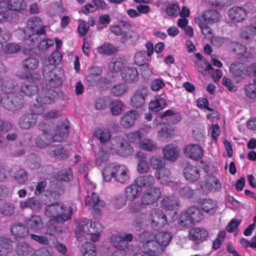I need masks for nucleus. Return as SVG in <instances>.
<instances>
[{
  "mask_svg": "<svg viewBox=\"0 0 256 256\" xmlns=\"http://www.w3.org/2000/svg\"><path fill=\"white\" fill-rule=\"evenodd\" d=\"M180 150L174 144H168L162 149V154L164 158L170 161H176L180 156Z\"/></svg>",
  "mask_w": 256,
  "mask_h": 256,
  "instance_id": "27",
  "label": "nucleus"
},
{
  "mask_svg": "<svg viewBox=\"0 0 256 256\" xmlns=\"http://www.w3.org/2000/svg\"><path fill=\"white\" fill-rule=\"evenodd\" d=\"M94 188L93 184H88L86 188L88 196L86 198L85 204L92 207L96 213H99L105 208L106 204L103 200H100L98 195L92 191Z\"/></svg>",
  "mask_w": 256,
  "mask_h": 256,
  "instance_id": "12",
  "label": "nucleus"
},
{
  "mask_svg": "<svg viewBox=\"0 0 256 256\" xmlns=\"http://www.w3.org/2000/svg\"><path fill=\"white\" fill-rule=\"evenodd\" d=\"M202 208L206 212L212 214L216 208V202L212 200H206L202 204Z\"/></svg>",
  "mask_w": 256,
  "mask_h": 256,
  "instance_id": "57",
  "label": "nucleus"
},
{
  "mask_svg": "<svg viewBox=\"0 0 256 256\" xmlns=\"http://www.w3.org/2000/svg\"><path fill=\"white\" fill-rule=\"evenodd\" d=\"M110 110L113 116H118L122 112L124 104L120 100H116L110 102Z\"/></svg>",
  "mask_w": 256,
  "mask_h": 256,
  "instance_id": "56",
  "label": "nucleus"
},
{
  "mask_svg": "<svg viewBox=\"0 0 256 256\" xmlns=\"http://www.w3.org/2000/svg\"><path fill=\"white\" fill-rule=\"evenodd\" d=\"M39 128L44 133L43 137L48 139V141L52 138L54 141L60 142L66 138L68 134V128L66 126H61L56 130L54 136V130L51 129L49 125L40 124L39 125Z\"/></svg>",
  "mask_w": 256,
  "mask_h": 256,
  "instance_id": "14",
  "label": "nucleus"
},
{
  "mask_svg": "<svg viewBox=\"0 0 256 256\" xmlns=\"http://www.w3.org/2000/svg\"><path fill=\"white\" fill-rule=\"evenodd\" d=\"M139 114L135 110L126 112L121 117L120 124L122 128H130L134 126L135 121L138 118Z\"/></svg>",
  "mask_w": 256,
  "mask_h": 256,
  "instance_id": "25",
  "label": "nucleus"
},
{
  "mask_svg": "<svg viewBox=\"0 0 256 256\" xmlns=\"http://www.w3.org/2000/svg\"><path fill=\"white\" fill-rule=\"evenodd\" d=\"M39 64L38 60L34 56L25 58L23 61V67L28 70L36 69Z\"/></svg>",
  "mask_w": 256,
  "mask_h": 256,
  "instance_id": "52",
  "label": "nucleus"
},
{
  "mask_svg": "<svg viewBox=\"0 0 256 256\" xmlns=\"http://www.w3.org/2000/svg\"><path fill=\"white\" fill-rule=\"evenodd\" d=\"M102 174L106 182H109L114 178L116 181L124 184L130 179L128 168L122 164L112 163L106 165L102 170Z\"/></svg>",
  "mask_w": 256,
  "mask_h": 256,
  "instance_id": "6",
  "label": "nucleus"
},
{
  "mask_svg": "<svg viewBox=\"0 0 256 256\" xmlns=\"http://www.w3.org/2000/svg\"><path fill=\"white\" fill-rule=\"evenodd\" d=\"M184 154L189 158L198 160L204 156L202 148L198 144H190L186 146Z\"/></svg>",
  "mask_w": 256,
  "mask_h": 256,
  "instance_id": "23",
  "label": "nucleus"
},
{
  "mask_svg": "<svg viewBox=\"0 0 256 256\" xmlns=\"http://www.w3.org/2000/svg\"><path fill=\"white\" fill-rule=\"evenodd\" d=\"M14 180L20 184H24L28 179L27 174L24 169H20L14 176Z\"/></svg>",
  "mask_w": 256,
  "mask_h": 256,
  "instance_id": "64",
  "label": "nucleus"
},
{
  "mask_svg": "<svg viewBox=\"0 0 256 256\" xmlns=\"http://www.w3.org/2000/svg\"><path fill=\"white\" fill-rule=\"evenodd\" d=\"M168 118V120L172 123H176L180 120V116L179 114L174 113L170 110H167L164 112L162 115V118Z\"/></svg>",
  "mask_w": 256,
  "mask_h": 256,
  "instance_id": "61",
  "label": "nucleus"
},
{
  "mask_svg": "<svg viewBox=\"0 0 256 256\" xmlns=\"http://www.w3.org/2000/svg\"><path fill=\"white\" fill-rule=\"evenodd\" d=\"M96 50L99 54L106 56L112 55L116 54L118 51V49L116 47L108 42L103 44L102 45L98 46L96 48Z\"/></svg>",
  "mask_w": 256,
  "mask_h": 256,
  "instance_id": "42",
  "label": "nucleus"
},
{
  "mask_svg": "<svg viewBox=\"0 0 256 256\" xmlns=\"http://www.w3.org/2000/svg\"><path fill=\"white\" fill-rule=\"evenodd\" d=\"M20 92L28 96L37 93L36 100L41 104H51L55 102L56 98V93L54 91L48 90L44 87L38 88L36 80L24 82L21 86Z\"/></svg>",
  "mask_w": 256,
  "mask_h": 256,
  "instance_id": "5",
  "label": "nucleus"
},
{
  "mask_svg": "<svg viewBox=\"0 0 256 256\" xmlns=\"http://www.w3.org/2000/svg\"><path fill=\"white\" fill-rule=\"evenodd\" d=\"M150 163L154 168L158 170L164 166L165 161L160 156H152L150 158Z\"/></svg>",
  "mask_w": 256,
  "mask_h": 256,
  "instance_id": "55",
  "label": "nucleus"
},
{
  "mask_svg": "<svg viewBox=\"0 0 256 256\" xmlns=\"http://www.w3.org/2000/svg\"><path fill=\"white\" fill-rule=\"evenodd\" d=\"M0 86L4 96L0 98V104L8 110H15L20 108L24 104L21 96H15L18 90V86L12 80L3 82L0 78Z\"/></svg>",
  "mask_w": 256,
  "mask_h": 256,
  "instance_id": "4",
  "label": "nucleus"
},
{
  "mask_svg": "<svg viewBox=\"0 0 256 256\" xmlns=\"http://www.w3.org/2000/svg\"><path fill=\"white\" fill-rule=\"evenodd\" d=\"M102 228V225L98 222H92L89 224L86 220H84L78 224L76 234L78 238H84L96 242L98 240Z\"/></svg>",
  "mask_w": 256,
  "mask_h": 256,
  "instance_id": "7",
  "label": "nucleus"
},
{
  "mask_svg": "<svg viewBox=\"0 0 256 256\" xmlns=\"http://www.w3.org/2000/svg\"><path fill=\"white\" fill-rule=\"evenodd\" d=\"M73 208L72 206H66L60 202H56L48 205L45 210L46 215L50 218L49 221V228L54 231H60L55 224L64 222L71 218Z\"/></svg>",
  "mask_w": 256,
  "mask_h": 256,
  "instance_id": "3",
  "label": "nucleus"
},
{
  "mask_svg": "<svg viewBox=\"0 0 256 256\" xmlns=\"http://www.w3.org/2000/svg\"><path fill=\"white\" fill-rule=\"evenodd\" d=\"M162 206L168 210H176L178 206V200L174 196H164L161 202Z\"/></svg>",
  "mask_w": 256,
  "mask_h": 256,
  "instance_id": "41",
  "label": "nucleus"
},
{
  "mask_svg": "<svg viewBox=\"0 0 256 256\" xmlns=\"http://www.w3.org/2000/svg\"><path fill=\"white\" fill-rule=\"evenodd\" d=\"M136 157L138 158L136 166V170L140 174L147 173L150 170V166L144 154L140 152H138Z\"/></svg>",
  "mask_w": 256,
  "mask_h": 256,
  "instance_id": "30",
  "label": "nucleus"
},
{
  "mask_svg": "<svg viewBox=\"0 0 256 256\" xmlns=\"http://www.w3.org/2000/svg\"><path fill=\"white\" fill-rule=\"evenodd\" d=\"M16 250L18 255L22 256H32L36 252L32 246L25 242H19L16 246Z\"/></svg>",
  "mask_w": 256,
  "mask_h": 256,
  "instance_id": "39",
  "label": "nucleus"
},
{
  "mask_svg": "<svg viewBox=\"0 0 256 256\" xmlns=\"http://www.w3.org/2000/svg\"><path fill=\"white\" fill-rule=\"evenodd\" d=\"M122 79L126 84H134L137 82L139 78L138 70L133 67H126L120 72Z\"/></svg>",
  "mask_w": 256,
  "mask_h": 256,
  "instance_id": "21",
  "label": "nucleus"
},
{
  "mask_svg": "<svg viewBox=\"0 0 256 256\" xmlns=\"http://www.w3.org/2000/svg\"><path fill=\"white\" fill-rule=\"evenodd\" d=\"M93 134L102 144L108 142L112 136L110 129L104 127L98 128L95 129Z\"/></svg>",
  "mask_w": 256,
  "mask_h": 256,
  "instance_id": "31",
  "label": "nucleus"
},
{
  "mask_svg": "<svg viewBox=\"0 0 256 256\" xmlns=\"http://www.w3.org/2000/svg\"><path fill=\"white\" fill-rule=\"evenodd\" d=\"M208 236L207 230L202 228H194L189 232L190 238L198 243L206 240Z\"/></svg>",
  "mask_w": 256,
  "mask_h": 256,
  "instance_id": "28",
  "label": "nucleus"
},
{
  "mask_svg": "<svg viewBox=\"0 0 256 256\" xmlns=\"http://www.w3.org/2000/svg\"><path fill=\"white\" fill-rule=\"evenodd\" d=\"M172 238L170 232H161L156 235L145 232L140 236L142 246L132 256H158L169 244Z\"/></svg>",
  "mask_w": 256,
  "mask_h": 256,
  "instance_id": "1",
  "label": "nucleus"
},
{
  "mask_svg": "<svg viewBox=\"0 0 256 256\" xmlns=\"http://www.w3.org/2000/svg\"><path fill=\"white\" fill-rule=\"evenodd\" d=\"M61 59L60 53L55 51L44 62L43 75L50 87L58 88L62 84L63 72L56 68Z\"/></svg>",
  "mask_w": 256,
  "mask_h": 256,
  "instance_id": "2",
  "label": "nucleus"
},
{
  "mask_svg": "<svg viewBox=\"0 0 256 256\" xmlns=\"http://www.w3.org/2000/svg\"><path fill=\"white\" fill-rule=\"evenodd\" d=\"M128 24V22L124 20H120L118 24H114L110 27V31L116 36H120L123 34V30L120 26H126Z\"/></svg>",
  "mask_w": 256,
  "mask_h": 256,
  "instance_id": "60",
  "label": "nucleus"
},
{
  "mask_svg": "<svg viewBox=\"0 0 256 256\" xmlns=\"http://www.w3.org/2000/svg\"><path fill=\"white\" fill-rule=\"evenodd\" d=\"M174 135V129L168 124H164L157 132L158 137L165 140L172 137Z\"/></svg>",
  "mask_w": 256,
  "mask_h": 256,
  "instance_id": "43",
  "label": "nucleus"
},
{
  "mask_svg": "<svg viewBox=\"0 0 256 256\" xmlns=\"http://www.w3.org/2000/svg\"><path fill=\"white\" fill-rule=\"evenodd\" d=\"M254 82H255L254 81ZM246 94L250 99L256 98V83L250 84L245 86Z\"/></svg>",
  "mask_w": 256,
  "mask_h": 256,
  "instance_id": "63",
  "label": "nucleus"
},
{
  "mask_svg": "<svg viewBox=\"0 0 256 256\" xmlns=\"http://www.w3.org/2000/svg\"><path fill=\"white\" fill-rule=\"evenodd\" d=\"M128 90V86L126 82H120L114 84L111 88V93L115 96H120Z\"/></svg>",
  "mask_w": 256,
  "mask_h": 256,
  "instance_id": "44",
  "label": "nucleus"
},
{
  "mask_svg": "<svg viewBox=\"0 0 256 256\" xmlns=\"http://www.w3.org/2000/svg\"><path fill=\"white\" fill-rule=\"evenodd\" d=\"M102 69L100 66H91L88 68L86 78L88 86H96L102 79Z\"/></svg>",
  "mask_w": 256,
  "mask_h": 256,
  "instance_id": "19",
  "label": "nucleus"
},
{
  "mask_svg": "<svg viewBox=\"0 0 256 256\" xmlns=\"http://www.w3.org/2000/svg\"><path fill=\"white\" fill-rule=\"evenodd\" d=\"M162 195L160 189L157 186H152L145 190L141 196L142 204L144 206H154L156 204Z\"/></svg>",
  "mask_w": 256,
  "mask_h": 256,
  "instance_id": "16",
  "label": "nucleus"
},
{
  "mask_svg": "<svg viewBox=\"0 0 256 256\" xmlns=\"http://www.w3.org/2000/svg\"><path fill=\"white\" fill-rule=\"evenodd\" d=\"M14 212V206L10 204H4L0 206V213L6 216L12 215Z\"/></svg>",
  "mask_w": 256,
  "mask_h": 256,
  "instance_id": "62",
  "label": "nucleus"
},
{
  "mask_svg": "<svg viewBox=\"0 0 256 256\" xmlns=\"http://www.w3.org/2000/svg\"><path fill=\"white\" fill-rule=\"evenodd\" d=\"M156 178L160 183L164 185L169 184L172 182V178L169 170L164 166L157 170L155 174Z\"/></svg>",
  "mask_w": 256,
  "mask_h": 256,
  "instance_id": "34",
  "label": "nucleus"
},
{
  "mask_svg": "<svg viewBox=\"0 0 256 256\" xmlns=\"http://www.w3.org/2000/svg\"><path fill=\"white\" fill-rule=\"evenodd\" d=\"M28 230L34 232L41 230L44 226V222L40 216L34 215L26 219L25 222Z\"/></svg>",
  "mask_w": 256,
  "mask_h": 256,
  "instance_id": "29",
  "label": "nucleus"
},
{
  "mask_svg": "<svg viewBox=\"0 0 256 256\" xmlns=\"http://www.w3.org/2000/svg\"><path fill=\"white\" fill-rule=\"evenodd\" d=\"M26 6L24 0H10L8 2H0V8H4L6 12L8 10L14 11H20L24 10Z\"/></svg>",
  "mask_w": 256,
  "mask_h": 256,
  "instance_id": "26",
  "label": "nucleus"
},
{
  "mask_svg": "<svg viewBox=\"0 0 256 256\" xmlns=\"http://www.w3.org/2000/svg\"><path fill=\"white\" fill-rule=\"evenodd\" d=\"M256 34V30L250 26H243L241 28L240 36L242 38L249 40L252 38Z\"/></svg>",
  "mask_w": 256,
  "mask_h": 256,
  "instance_id": "51",
  "label": "nucleus"
},
{
  "mask_svg": "<svg viewBox=\"0 0 256 256\" xmlns=\"http://www.w3.org/2000/svg\"><path fill=\"white\" fill-rule=\"evenodd\" d=\"M185 178L190 182L197 180L200 176V172L198 168L194 166L188 165L185 167L184 170Z\"/></svg>",
  "mask_w": 256,
  "mask_h": 256,
  "instance_id": "33",
  "label": "nucleus"
},
{
  "mask_svg": "<svg viewBox=\"0 0 256 256\" xmlns=\"http://www.w3.org/2000/svg\"><path fill=\"white\" fill-rule=\"evenodd\" d=\"M148 95V90L146 88L142 86L138 88L131 98L132 105L136 108L142 106Z\"/></svg>",
  "mask_w": 256,
  "mask_h": 256,
  "instance_id": "20",
  "label": "nucleus"
},
{
  "mask_svg": "<svg viewBox=\"0 0 256 256\" xmlns=\"http://www.w3.org/2000/svg\"><path fill=\"white\" fill-rule=\"evenodd\" d=\"M230 72L234 76L240 80L247 75H254V81L256 83V64H253L248 67L242 63H234L230 67Z\"/></svg>",
  "mask_w": 256,
  "mask_h": 256,
  "instance_id": "13",
  "label": "nucleus"
},
{
  "mask_svg": "<svg viewBox=\"0 0 256 256\" xmlns=\"http://www.w3.org/2000/svg\"><path fill=\"white\" fill-rule=\"evenodd\" d=\"M110 102L108 97L100 98L96 100L94 103L95 108L98 110H104L107 108Z\"/></svg>",
  "mask_w": 256,
  "mask_h": 256,
  "instance_id": "58",
  "label": "nucleus"
},
{
  "mask_svg": "<svg viewBox=\"0 0 256 256\" xmlns=\"http://www.w3.org/2000/svg\"><path fill=\"white\" fill-rule=\"evenodd\" d=\"M126 136L129 142L138 146L142 137L140 131L138 130L128 132L126 134Z\"/></svg>",
  "mask_w": 256,
  "mask_h": 256,
  "instance_id": "54",
  "label": "nucleus"
},
{
  "mask_svg": "<svg viewBox=\"0 0 256 256\" xmlns=\"http://www.w3.org/2000/svg\"><path fill=\"white\" fill-rule=\"evenodd\" d=\"M228 16L230 22L236 24L245 20L246 17V12L241 7L235 6L228 10Z\"/></svg>",
  "mask_w": 256,
  "mask_h": 256,
  "instance_id": "24",
  "label": "nucleus"
},
{
  "mask_svg": "<svg viewBox=\"0 0 256 256\" xmlns=\"http://www.w3.org/2000/svg\"><path fill=\"white\" fill-rule=\"evenodd\" d=\"M44 112L42 106H36L34 110V114H30L22 116L20 120L19 125L22 128L28 129L32 126L36 122V114H40Z\"/></svg>",
  "mask_w": 256,
  "mask_h": 256,
  "instance_id": "18",
  "label": "nucleus"
},
{
  "mask_svg": "<svg viewBox=\"0 0 256 256\" xmlns=\"http://www.w3.org/2000/svg\"><path fill=\"white\" fill-rule=\"evenodd\" d=\"M166 105V100L164 98L157 96L152 100L148 104V108L154 112H158L164 108Z\"/></svg>",
  "mask_w": 256,
  "mask_h": 256,
  "instance_id": "40",
  "label": "nucleus"
},
{
  "mask_svg": "<svg viewBox=\"0 0 256 256\" xmlns=\"http://www.w3.org/2000/svg\"><path fill=\"white\" fill-rule=\"evenodd\" d=\"M125 64L124 58L115 56L112 58L108 64V70L111 72H118Z\"/></svg>",
  "mask_w": 256,
  "mask_h": 256,
  "instance_id": "38",
  "label": "nucleus"
},
{
  "mask_svg": "<svg viewBox=\"0 0 256 256\" xmlns=\"http://www.w3.org/2000/svg\"><path fill=\"white\" fill-rule=\"evenodd\" d=\"M206 24H212L219 20L220 14L216 10H208L204 12L202 15L196 17Z\"/></svg>",
  "mask_w": 256,
  "mask_h": 256,
  "instance_id": "36",
  "label": "nucleus"
},
{
  "mask_svg": "<svg viewBox=\"0 0 256 256\" xmlns=\"http://www.w3.org/2000/svg\"><path fill=\"white\" fill-rule=\"evenodd\" d=\"M12 234L16 237L22 238L28 235V230L20 224H16L12 226L11 228Z\"/></svg>",
  "mask_w": 256,
  "mask_h": 256,
  "instance_id": "45",
  "label": "nucleus"
},
{
  "mask_svg": "<svg viewBox=\"0 0 256 256\" xmlns=\"http://www.w3.org/2000/svg\"><path fill=\"white\" fill-rule=\"evenodd\" d=\"M71 172L70 170H64L59 173L57 176L58 182L56 184H52V190H46L45 192L46 196L56 198L64 191L62 184L60 181L68 182L71 178Z\"/></svg>",
  "mask_w": 256,
  "mask_h": 256,
  "instance_id": "15",
  "label": "nucleus"
},
{
  "mask_svg": "<svg viewBox=\"0 0 256 256\" xmlns=\"http://www.w3.org/2000/svg\"><path fill=\"white\" fill-rule=\"evenodd\" d=\"M204 187L210 191H219L222 185L218 178L213 176H208L205 180Z\"/></svg>",
  "mask_w": 256,
  "mask_h": 256,
  "instance_id": "37",
  "label": "nucleus"
},
{
  "mask_svg": "<svg viewBox=\"0 0 256 256\" xmlns=\"http://www.w3.org/2000/svg\"><path fill=\"white\" fill-rule=\"evenodd\" d=\"M196 22L198 24V26L200 28L204 36L208 40L212 39L213 36V34L212 32L211 29L207 26V24L201 21L200 19L195 18Z\"/></svg>",
  "mask_w": 256,
  "mask_h": 256,
  "instance_id": "53",
  "label": "nucleus"
},
{
  "mask_svg": "<svg viewBox=\"0 0 256 256\" xmlns=\"http://www.w3.org/2000/svg\"><path fill=\"white\" fill-rule=\"evenodd\" d=\"M232 50L238 55L244 58H248L252 56L251 54L246 52V46L237 42H232L231 44Z\"/></svg>",
  "mask_w": 256,
  "mask_h": 256,
  "instance_id": "47",
  "label": "nucleus"
},
{
  "mask_svg": "<svg viewBox=\"0 0 256 256\" xmlns=\"http://www.w3.org/2000/svg\"><path fill=\"white\" fill-rule=\"evenodd\" d=\"M151 226L155 230L162 228L167 223L166 216L162 210L154 208L150 214Z\"/></svg>",
  "mask_w": 256,
  "mask_h": 256,
  "instance_id": "17",
  "label": "nucleus"
},
{
  "mask_svg": "<svg viewBox=\"0 0 256 256\" xmlns=\"http://www.w3.org/2000/svg\"><path fill=\"white\" fill-rule=\"evenodd\" d=\"M132 240L131 234L124 235H113L110 239V244L118 250H116L112 256H126L125 252L129 248V242Z\"/></svg>",
  "mask_w": 256,
  "mask_h": 256,
  "instance_id": "9",
  "label": "nucleus"
},
{
  "mask_svg": "<svg viewBox=\"0 0 256 256\" xmlns=\"http://www.w3.org/2000/svg\"><path fill=\"white\" fill-rule=\"evenodd\" d=\"M82 252L84 256H96V247L94 244L86 242L82 246Z\"/></svg>",
  "mask_w": 256,
  "mask_h": 256,
  "instance_id": "49",
  "label": "nucleus"
},
{
  "mask_svg": "<svg viewBox=\"0 0 256 256\" xmlns=\"http://www.w3.org/2000/svg\"><path fill=\"white\" fill-rule=\"evenodd\" d=\"M50 150V154L58 158H66L68 155L67 150L59 145L52 146Z\"/></svg>",
  "mask_w": 256,
  "mask_h": 256,
  "instance_id": "48",
  "label": "nucleus"
},
{
  "mask_svg": "<svg viewBox=\"0 0 256 256\" xmlns=\"http://www.w3.org/2000/svg\"><path fill=\"white\" fill-rule=\"evenodd\" d=\"M141 192L142 190L140 189L134 182L126 188L124 196L128 200L133 201L139 197Z\"/></svg>",
  "mask_w": 256,
  "mask_h": 256,
  "instance_id": "32",
  "label": "nucleus"
},
{
  "mask_svg": "<svg viewBox=\"0 0 256 256\" xmlns=\"http://www.w3.org/2000/svg\"><path fill=\"white\" fill-rule=\"evenodd\" d=\"M154 178L151 175L138 176L134 180V184L140 190L152 186L154 184Z\"/></svg>",
  "mask_w": 256,
  "mask_h": 256,
  "instance_id": "35",
  "label": "nucleus"
},
{
  "mask_svg": "<svg viewBox=\"0 0 256 256\" xmlns=\"http://www.w3.org/2000/svg\"><path fill=\"white\" fill-rule=\"evenodd\" d=\"M0 238H2V240H0V256H4L12 249V246L8 240L4 237Z\"/></svg>",
  "mask_w": 256,
  "mask_h": 256,
  "instance_id": "59",
  "label": "nucleus"
},
{
  "mask_svg": "<svg viewBox=\"0 0 256 256\" xmlns=\"http://www.w3.org/2000/svg\"><path fill=\"white\" fill-rule=\"evenodd\" d=\"M110 148L112 152L124 157L132 154L134 152L132 147L121 136H116L112 140Z\"/></svg>",
  "mask_w": 256,
  "mask_h": 256,
  "instance_id": "10",
  "label": "nucleus"
},
{
  "mask_svg": "<svg viewBox=\"0 0 256 256\" xmlns=\"http://www.w3.org/2000/svg\"><path fill=\"white\" fill-rule=\"evenodd\" d=\"M138 148L142 150L152 151L156 149V142L150 138H144L140 142Z\"/></svg>",
  "mask_w": 256,
  "mask_h": 256,
  "instance_id": "46",
  "label": "nucleus"
},
{
  "mask_svg": "<svg viewBox=\"0 0 256 256\" xmlns=\"http://www.w3.org/2000/svg\"><path fill=\"white\" fill-rule=\"evenodd\" d=\"M150 60V58H148L145 51H138L136 52L134 56V63L139 66H144L147 62Z\"/></svg>",
  "mask_w": 256,
  "mask_h": 256,
  "instance_id": "50",
  "label": "nucleus"
},
{
  "mask_svg": "<svg viewBox=\"0 0 256 256\" xmlns=\"http://www.w3.org/2000/svg\"><path fill=\"white\" fill-rule=\"evenodd\" d=\"M44 32V28L41 20L36 16L32 17L28 20L26 29H20L17 32L18 34L22 35V37L26 39V44L32 42V46L36 45L34 40H37L38 35L43 34Z\"/></svg>",
  "mask_w": 256,
  "mask_h": 256,
  "instance_id": "8",
  "label": "nucleus"
},
{
  "mask_svg": "<svg viewBox=\"0 0 256 256\" xmlns=\"http://www.w3.org/2000/svg\"><path fill=\"white\" fill-rule=\"evenodd\" d=\"M202 218L200 210L196 207L192 206L182 212L178 222L182 226H188L192 224L200 222Z\"/></svg>",
  "mask_w": 256,
  "mask_h": 256,
  "instance_id": "11",
  "label": "nucleus"
},
{
  "mask_svg": "<svg viewBox=\"0 0 256 256\" xmlns=\"http://www.w3.org/2000/svg\"><path fill=\"white\" fill-rule=\"evenodd\" d=\"M38 38L37 40L36 39L34 40V41L36 42V45L34 46H32L33 44H32V42H29V44H26L28 45V46H26L24 48V52L26 54H30L36 52L34 50L38 46L39 49L42 50H46L48 49L50 46H52L54 42V40L52 39H44L42 40H41L38 44Z\"/></svg>",
  "mask_w": 256,
  "mask_h": 256,
  "instance_id": "22",
  "label": "nucleus"
}]
</instances>
